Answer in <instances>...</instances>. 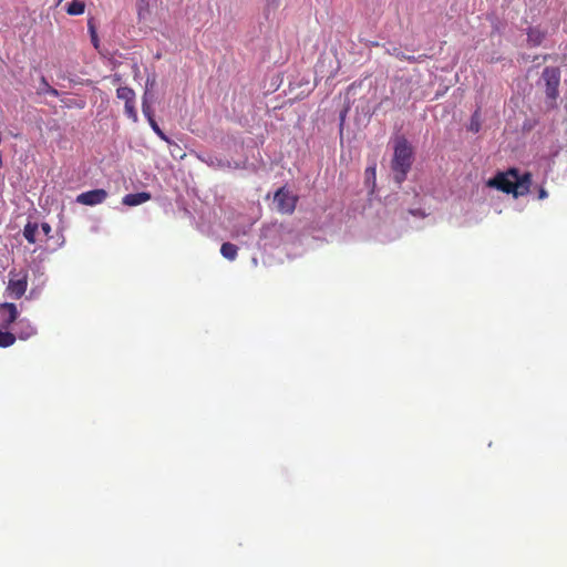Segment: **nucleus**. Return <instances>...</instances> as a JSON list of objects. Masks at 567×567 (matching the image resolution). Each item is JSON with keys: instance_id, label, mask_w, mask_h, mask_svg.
I'll use <instances>...</instances> for the list:
<instances>
[{"instance_id": "5701e85b", "label": "nucleus", "mask_w": 567, "mask_h": 567, "mask_svg": "<svg viewBox=\"0 0 567 567\" xmlns=\"http://www.w3.org/2000/svg\"><path fill=\"white\" fill-rule=\"evenodd\" d=\"M547 197H548V193L546 192V189H545V188H543V187H542V188L539 189V193H538V198H539V199H545V198H547Z\"/></svg>"}, {"instance_id": "b1692460", "label": "nucleus", "mask_w": 567, "mask_h": 567, "mask_svg": "<svg viewBox=\"0 0 567 567\" xmlns=\"http://www.w3.org/2000/svg\"><path fill=\"white\" fill-rule=\"evenodd\" d=\"M367 174H371V175H373V176H374V175H375V168H374V167H369V168L367 169Z\"/></svg>"}, {"instance_id": "9d476101", "label": "nucleus", "mask_w": 567, "mask_h": 567, "mask_svg": "<svg viewBox=\"0 0 567 567\" xmlns=\"http://www.w3.org/2000/svg\"><path fill=\"white\" fill-rule=\"evenodd\" d=\"M117 99L125 102V104L135 102V92L128 86H121L116 90Z\"/></svg>"}, {"instance_id": "f8f14e48", "label": "nucleus", "mask_w": 567, "mask_h": 567, "mask_svg": "<svg viewBox=\"0 0 567 567\" xmlns=\"http://www.w3.org/2000/svg\"><path fill=\"white\" fill-rule=\"evenodd\" d=\"M38 225L35 223H28L23 228V236L30 243L37 241Z\"/></svg>"}, {"instance_id": "6e6552de", "label": "nucleus", "mask_w": 567, "mask_h": 567, "mask_svg": "<svg viewBox=\"0 0 567 567\" xmlns=\"http://www.w3.org/2000/svg\"><path fill=\"white\" fill-rule=\"evenodd\" d=\"M37 333V328L28 319H20L17 323V334L21 340H27Z\"/></svg>"}, {"instance_id": "a211bd4d", "label": "nucleus", "mask_w": 567, "mask_h": 567, "mask_svg": "<svg viewBox=\"0 0 567 567\" xmlns=\"http://www.w3.org/2000/svg\"><path fill=\"white\" fill-rule=\"evenodd\" d=\"M480 127H481V123H480V114L478 112L476 111L472 118H471V123H470V131L474 132V133H477L480 131Z\"/></svg>"}, {"instance_id": "aec40b11", "label": "nucleus", "mask_w": 567, "mask_h": 567, "mask_svg": "<svg viewBox=\"0 0 567 567\" xmlns=\"http://www.w3.org/2000/svg\"><path fill=\"white\" fill-rule=\"evenodd\" d=\"M42 85H43L42 90L45 93L51 94L53 96H56L59 94L58 90L51 87L44 78H42Z\"/></svg>"}, {"instance_id": "6ab92c4d", "label": "nucleus", "mask_w": 567, "mask_h": 567, "mask_svg": "<svg viewBox=\"0 0 567 567\" xmlns=\"http://www.w3.org/2000/svg\"><path fill=\"white\" fill-rule=\"evenodd\" d=\"M89 31H90V34H91V41L94 45V48H99V38H97V33H96V30L94 28V25L90 22L89 23Z\"/></svg>"}, {"instance_id": "4be33fe9", "label": "nucleus", "mask_w": 567, "mask_h": 567, "mask_svg": "<svg viewBox=\"0 0 567 567\" xmlns=\"http://www.w3.org/2000/svg\"><path fill=\"white\" fill-rule=\"evenodd\" d=\"M155 83H156V80L155 78H147L146 80V90L148 93H150V90L153 89L155 86Z\"/></svg>"}, {"instance_id": "0eeeda50", "label": "nucleus", "mask_w": 567, "mask_h": 567, "mask_svg": "<svg viewBox=\"0 0 567 567\" xmlns=\"http://www.w3.org/2000/svg\"><path fill=\"white\" fill-rule=\"evenodd\" d=\"M1 328L7 329L18 319V309L14 303H3L0 308Z\"/></svg>"}, {"instance_id": "f03ea898", "label": "nucleus", "mask_w": 567, "mask_h": 567, "mask_svg": "<svg viewBox=\"0 0 567 567\" xmlns=\"http://www.w3.org/2000/svg\"><path fill=\"white\" fill-rule=\"evenodd\" d=\"M412 165V148L405 138H398L394 145V154L392 159V171L394 173V179L398 184H401Z\"/></svg>"}, {"instance_id": "20e7f679", "label": "nucleus", "mask_w": 567, "mask_h": 567, "mask_svg": "<svg viewBox=\"0 0 567 567\" xmlns=\"http://www.w3.org/2000/svg\"><path fill=\"white\" fill-rule=\"evenodd\" d=\"M296 203L297 197L285 188H280L275 194L274 205L282 214H291L295 210Z\"/></svg>"}, {"instance_id": "7ed1b4c3", "label": "nucleus", "mask_w": 567, "mask_h": 567, "mask_svg": "<svg viewBox=\"0 0 567 567\" xmlns=\"http://www.w3.org/2000/svg\"><path fill=\"white\" fill-rule=\"evenodd\" d=\"M546 85V95L550 102L555 101L558 95V85L560 81L559 70L556 68H546L542 75ZM551 105V103H549Z\"/></svg>"}, {"instance_id": "f257e3e1", "label": "nucleus", "mask_w": 567, "mask_h": 567, "mask_svg": "<svg viewBox=\"0 0 567 567\" xmlns=\"http://www.w3.org/2000/svg\"><path fill=\"white\" fill-rule=\"evenodd\" d=\"M532 185V175L525 173L519 175L518 171L511 168L505 173L497 174L487 182V186L512 193L515 197L523 196L529 192Z\"/></svg>"}, {"instance_id": "39448f33", "label": "nucleus", "mask_w": 567, "mask_h": 567, "mask_svg": "<svg viewBox=\"0 0 567 567\" xmlns=\"http://www.w3.org/2000/svg\"><path fill=\"white\" fill-rule=\"evenodd\" d=\"M9 276L10 278L7 289L13 298L19 299L27 291L28 275L24 272L19 277L14 271H10Z\"/></svg>"}, {"instance_id": "9b49d317", "label": "nucleus", "mask_w": 567, "mask_h": 567, "mask_svg": "<svg viewBox=\"0 0 567 567\" xmlns=\"http://www.w3.org/2000/svg\"><path fill=\"white\" fill-rule=\"evenodd\" d=\"M150 99H151V95L148 94L147 91H145L144 95H143V101H142V112H143L144 116L147 118L148 123H151L152 120H155Z\"/></svg>"}, {"instance_id": "412c9836", "label": "nucleus", "mask_w": 567, "mask_h": 567, "mask_svg": "<svg viewBox=\"0 0 567 567\" xmlns=\"http://www.w3.org/2000/svg\"><path fill=\"white\" fill-rule=\"evenodd\" d=\"M51 230H52V228H51V226H50L48 223H42V224H41V231H42L45 236H48V237H49V236H50V234H51Z\"/></svg>"}, {"instance_id": "2eb2a0df", "label": "nucleus", "mask_w": 567, "mask_h": 567, "mask_svg": "<svg viewBox=\"0 0 567 567\" xmlns=\"http://www.w3.org/2000/svg\"><path fill=\"white\" fill-rule=\"evenodd\" d=\"M16 334L0 329V347L8 348L16 342Z\"/></svg>"}, {"instance_id": "dca6fc26", "label": "nucleus", "mask_w": 567, "mask_h": 567, "mask_svg": "<svg viewBox=\"0 0 567 567\" xmlns=\"http://www.w3.org/2000/svg\"><path fill=\"white\" fill-rule=\"evenodd\" d=\"M125 114L133 122L136 123L138 121L137 112H136V109H135V102L125 104Z\"/></svg>"}, {"instance_id": "f3484780", "label": "nucleus", "mask_w": 567, "mask_h": 567, "mask_svg": "<svg viewBox=\"0 0 567 567\" xmlns=\"http://www.w3.org/2000/svg\"><path fill=\"white\" fill-rule=\"evenodd\" d=\"M152 127V130L155 132V134L166 143H171V140L168 136L159 128L157 122L155 120H152L151 123H148Z\"/></svg>"}, {"instance_id": "423d86ee", "label": "nucleus", "mask_w": 567, "mask_h": 567, "mask_svg": "<svg viewBox=\"0 0 567 567\" xmlns=\"http://www.w3.org/2000/svg\"><path fill=\"white\" fill-rule=\"evenodd\" d=\"M107 198V192L105 189L99 188L89 192L81 193L76 197V202L86 206H94L97 204H102Z\"/></svg>"}, {"instance_id": "4468645a", "label": "nucleus", "mask_w": 567, "mask_h": 567, "mask_svg": "<svg viewBox=\"0 0 567 567\" xmlns=\"http://www.w3.org/2000/svg\"><path fill=\"white\" fill-rule=\"evenodd\" d=\"M84 9H85L84 2L79 1V0H73L72 2L69 3V6L66 8V12L70 16H79L84 12Z\"/></svg>"}, {"instance_id": "393cba45", "label": "nucleus", "mask_w": 567, "mask_h": 567, "mask_svg": "<svg viewBox=\"0 0 567 567\" xmlns=\"http://www.w3.org/2000/svg\"><path fill=\"white\" fill-rule=\"evenodd\" d=\"M392 54H394V55H396V56H400V58H404L403 55H401V52H400V50H398V49H393Z\"/></svg>"}, {"instance_id": "1a4fd4ad", "label": "nucleus", "mask_w": 567, "mask_h": 567, "mask_svg": "<svg viewBox=\"0 0 567 567\" xmlns=\"http://www.w3.org/2000/svg\"><path fill=\"white\" fill-rule=\"evenodd\" d=\"M151 198V194L146 192L135 193V194H127L123 197V204L126 206H137L145 202H147Z\"/></svg>"}, {"instance_id": "ddd939ff", "label": "nucleus", "mask_w": 567, "mask_h": 567, "mask_svg": "<svg viewBox=\"0 0 567 567\" xmlns=\"http://www.w3.org/2000/svg\"><path fill=\"white\" fill-rule=\"evenodd\" d=\"M220 254L228 260H234L237 256V247L230 243L221 245Z\"/></svg>"}]
</instances>
